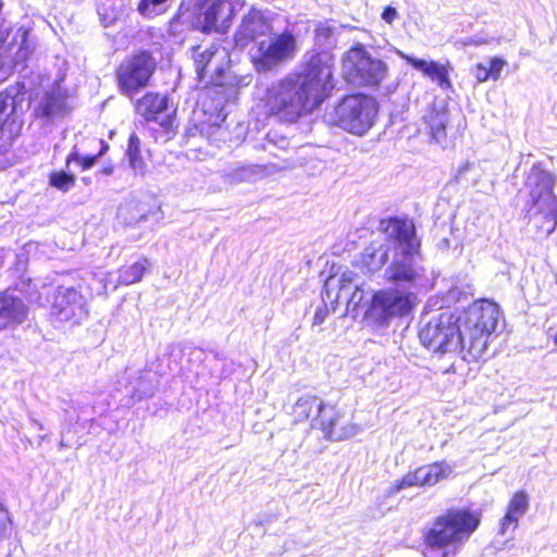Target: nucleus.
<instances>
[{"label":"nucleus","instance_id":"nucleus-16","mask_svg":"<svg viewBox=\"0 0 557 557\" xmlns=\"http://www.w3.org/2000/svg\"><path fill=\"white\" fill-rule=\"evenodd\" d=\"M242 0H202V27L206 32L226 33L235 12L243 7Z\"/></svg>","mask_w":557,"mask_h":557},{"label":"nucleus","instance_id":"nucleus-4","mask_svg":"<svg viewBox=\"0 0 557 557\" xmlns=\"http://www.w3.org/2000/svg\"><path fill=\"white\" fill-rule=\"evenodd\" d=\"M500 315L498 305L487 299L474 301L462 313L456 315L462 335L465 361L473 362L483 356L490 336L497 329Z\"/></svg>","mask_w":557,"mask_h":557},{"label":"nucleus","instance_id":"nucleus-37","mask_svg":"<svg viewBox=\"0 0 557 557\" xmlns=\"http://www.w3.org/2000/svg\"><path fill=\"white\" fill-rule=\"evenodd\" d=\"M507 62L498 57H494L490 60L487 71L491 76V79L497 81L500 77V73Z\"/></svg>","mask_w":557,"mask_h":557},{"label":"nucleus","instance_id":"nucleus-29","mask_svg":"<svg viewBox=\"0 0 557 557\" xmlns=\"http://www.w3.org/2000/svg\"><path fill=\"white\" fill-rule=\"evenodd\" d=\"M425 121L430 127L432 139L437 144H443L446 138L447 112L445 110L432 109L425 116Z\"/></svg>","mask_w":557,"mask_h":557},{"label":"nucleus","instance_id":"nucleus-32","mask_svg":"<svg viewBox=\"0 0 557 557\" xmlns=\"http://www.w3.org/2000/svg\"><path fill=\"white\" fill-rule=\"evenodd\" d=\"M146 376L147 373L145 376H139L135 383H132V386L128 391L132 397L141 399L153 394L154 386L151 380L147 379Z\"/></svg>","mask_w":557,"mask_h":557},{"label":"nucleus","instance_id":"nucleus-31","mask_svg":"<svg viewBox=\"0 0 557 557\" xmlns=\"http://www.w3.org/2000/svg\"><path fill=\"white\" fill-rule=\"evenodd\" d=\"M127 157L132 169L137 173L143 172L144 161L140 156V140L135 134H132L128 139Z\"/></svg>","mask_w":557,"mask_h":557},{"label":"nucleus","instance_id":"nucleus-13","mask_svg":"<svg viewBox=\"0 0 557 557\" xmlns=\"http://www.w3.org/2000/svg\"><path fill=\"white\" fill-rule=\"evenodd\" d=\"M332 286L337 287L334 301L345 304L347 312H357L369 294L364 290V284L358 274L350 270L344 271L339 277L331 276L326 280L325 296L327 299H332Z\"/></svg>","mask_w":557,"mask_h":557},{"label":"nucleus","instance_id":"nucleus-19","mask_svg":"<svg viewBox=\"0 0 557 557\" xmlns=\"http://www.w3.org/2000/svg\"><path fill=\"white\" fill-rule=\"evenodd\" d=\"M26 315L27 307L22 299L9 292L0 294V330L14 329Z\"/></svg>","mask_w":557,"mask_h":557},{"label":"nucleus","instance_id":"nucleus-28","mask_svg":"<svg viewBox=\"0 0 557 557\" xmlns=\"http://www.w3.org/2000/svg\"><path fill=\"white\" fill-rule=\"evenodd\" d=\"M148 267V259L141 258L129 267L121 268L117 273L116 283L113 284L112 288L115 289L117 285H131L139 282Z\"/></svg>","mask_w":557,"mask_h":557},{"label":"nucleus","instance_id":"nucleus-43","mask_svg":"<svg viewBox=\"0 0 557 557\" xmlns=\"http://www.w3.org/2000/svg\"><path fill=\"white\" fill-rule=\"evenodd\" d=\"M112 172H113V168H112V166H106V168H103V169L101 170V173H102L103 175H107V176L111 175V174H112Z\"/></svg>","mask_w":557,"mask_h":557},{"label":"nucleus","instance_id":"nucleus-45","mask_svg":"<svg viewBox=\"0 0 557 557\" xmlns=\"http://www.w3.org/2000/svg\"><path fill=\"white\" fill-rule=\"evenodd\" d=\"M472 42L474 45H483V44H487L488 41L487 40H484L482 38H478V39H473Z\"/></svg>","mask_w":557,"mask_h":557},{"label":"nucleus","instance_id":"nucleus-14","mask_svg":"<svg viewBox=\"0 0 557 557\" xmlns=\"http://www.w3.org/2000/svg\"><path fill=\"white\" fill-rule=\"evenodd\" d=\"M51 315L60 322L79 323L87 315L86 301L75 286L58 285L51 300Z\"/></svg>","mask_w":557,"mask_h":557},{"label":"nucleus","instance_id":"nucleus-17","mask_svg":"<svg viewBox=\"0 0 557 557\" xmlns=\"http://www.w3.org/2000/svg\"><path fill=\"white\" fill-rule=\"evenodd\" d=\"M271 28V22L264 16V14L252 8L243 16L234 35V41L238 47H246L258 37L269 34Z\"/></svg>","mask_w":557,"mask_h":557},{"label":"nucleus","instance_id":"nucleus-11","mask_svg":"<svg viewBox=\"0 0 557 557\" xmlns=\"http://www.w3.org/2000/svg\"><path fill=\"white\" fill-rule=\"evenodd\" d=\"M412 307L413 294L397 289L380 290L371 297L368 318L379 325H384L393 318L409 314Z\"/></svg>","mask_w":557,"mask_h":557},{"label":"nucleus","instance_id":"nucleus-25","mask_svg":"<svg viewBox=\"0 0 557 557\" xmlns=\"http://www.w3.org/2000/svg\"><path fill=\"white\" fill-rule=\"evenodd\" d=\"M24 88V85L15 84L0 92V128L23 102Z\"/></svg>","mask_w":557,"mask_h":557},{"label":"nucleus","instance_id":"nucleus-3","mask_svg":"<svg viewBox=\"0 0 557 557\" xmlns=\"http://www.w3.org/2000/svg\"><path fill=\"white\" fill-rule=\"evenodd\" d=\"M480 521V515L469 509H447L424 533V557L455 556L479 528Z\"/></svg>","mask_w":557,"mask_h":557},{"label":"nucleus","instance_id":"nucleus-23","mask_svg":"<svg viewBox=\"0 0 557 557\" xmlns=\"http://www.w3.org/2000/svg\"><path fill=\"white\" fill-rule=\"evenodd\" d=\"M393 252L391 238L386 236V244L371 243L362 253V264L369 272L379 271L387 261L389 252Z\"/></svg>","mask_w":557,"mask_h":557},{"label":"nucleus","instance_id":"nucleus-41","mask_svg":"<svg viewBox=\"0 0 557 557\" xmlns=\"http://www.w3.org/2000/svg\"><path fill=\"white\" fill-rule=\"evenodd\" d=\"M459 299H460V292H459V289H457V288L449 289V292L447 294L446 302L449 304L451 301H457Z\"/></svg>","mask_w":557,"mask_h":557},{"label":"nucleus","instance_id":"nucleus-44","mask_svg":"<svg viewBox=\"0 0 557 557\" xmlns=\"http://www.w3.org/2000/svg\"><path fill=\"white\" fill-rule=\"evenodd\" d=\"M146 219V213H141L138 219H132L128 223H139L141 220Z\"/></svg>","mask_w":557,"mask_h":557},{"label":"nucleus","instance_id":"nucleus-48","mask_svg":"<svg viewBox=\"0 0 557 557\" xmlns=\"http://www.w3.org/2000/svg\"><path fill=\"white\" fill-rule=\"evenodd\" d=\"M3 7V2L0 0V10L2 9Z\"/></svg>","mask_w":557,"mask_h":557},{"label":"nucleus","instance_id":"nucleus-39","mask_svg":"<svg viewBox=\"0 0 557 557\" xmlns=\"http://www.w3.org/2000/svg\"><path fill=\"white\" fill-rule=\"evenodd\" d=\"M9 517L8 512L0 505V541L4 539L8 531Z\"/></svg>","mask_w":557,"mask_h":557},{"label":"nucleus","instance_id":"nucleus-18","mask_svg":"<svg viewBox=\"0 0 557 557\" xmlns=\"http://www.w3.org/2000/svg\"><path fill=\"white\" fill-rule=\"evenodd\" d=\"M286 168L287 164L277 163L247 164L228 169L225 172V176L232 184L248 183L271 176L280 171L285 170Z\"/></svg>","mask_w":557,"mask_h":557},{"label":"nucleus","instance_id":"nucleus-40","mask_svg":"<svg viewBox=\"0 0 557 557\" xmlns=\"http://www.w3.org/2000/svg\"><path fill=\"white\" fill-rule=\"evenodd\" d=\"M396 17H397V11H396L395 8L387 7V8L384 9V11L382 13V18L386 23L392 24Z\"/></svg>","mask_w":557,"mask_h":557},{"label":"nucleus","instance_id":"nucleus-47","mask_svg":"<svg viewBox=\"0 0 557 557\" xmlns=\"http://www.w3.org/2000/svg\"><path fill=\"white\" fill-rule=\"evenodd\" d=\"M554 343L557 345V331H556V334L554 336Z\"/></svg>","mask_w":557,"mask_h":557},{"label":"nucleus","instance_id":"nucleus-21","mask_svg":"<svg viewBox=\"0 0 557 557\" xmlns=\"http://www.w3.org/2000/svg\"><path fill=\"white\" fill-rule=\"evenodd\" d=\"M397 54L407 61L410 65H412L417 71L423 73V75L430 77L433 82H435L441 88H447L450 86V82L448 79V73L444 65L434 62V61H425L422 59H417L414 57L408 55L401 51H397Z\"/></svg>","mask_w":557,"mask_h":557},{"label":"nucleus","instance_id":"nucleus-2","mask_svg":"<svg viewBox=\"0 0 557 557\" xmlns=\"http://www.w3.org/2000/svg\"><path fill=\"white\" fill-rule=\"evenodd\" d=\"M381 230L391 238L393 258L385 270L387 281L410 286L422 285L425 269L420 255V242L416 236L412 221L391 218L381 221Z\"/></svg>","mask_w":557,"mask_h":557},{"label":"nucleus","instance_id":"nucleus-15","mask_svg":"<svg viewBox=\"0 0 557 557\" xmlns=\"http://www.w3.org/2000/svg\"><path fill=\"white\" fill-rule=\"evenodd\" d=\"M195 69L199 81L206 84H219L230 63L228 51L225 47L212 44L194 52Z\"/></svg>","mask_w":557,"mask_h":557},{"label":"nucleus","instance_id":"nucleus-26","mask_svg":"<svg viewBox=\"0 0 557 557\" xmlns=\"http://www.w3.org/2000/svg\"><path fill=\"white\" fill-rule=\"evenodd\" d=\"M168 109V97L159 94H146L136 103V111L147 121L157 120Z\"/></svg>","mask_w":557,"mask_h":557},{"label":"nucleus","instance_id":"nucleus-12","mask_svg":"<svg viewBox=\"0 0 557 557\" xmlns=\"http://www.w3.org/2000/svg\"><path fill=\"white\" fill-rule=\"evenodd\" d=\"M154 70L156 62L149 52L143 51L126 59L116 72L121 92L127 97H133L138 90L148 85Z\"/></svg>","mask_w":557,"mask_h":557},{"label":"nucleus","instance_id":"nucleus-35","mask_svg":"<svg viewBox=\"0 0 557 557\" xmlns=\"http://www.w3.org/2000/svg\"><path fill=\"white\" fill-rule=\"evenodd\" d=\"M100 154H102V151H100L98 156L81 157L77 150L74 148V150L66 158V168L70 169L71 163L75 162L81 165L82 170H88L95 164L97 158Z\"/></svg>","mask_w":557,"mask_h":557},{"label":"nucleus","instance_id":"nucleus-9","mask_svg":"<svg viewBox=\"0 0 557 557\" xmlns=\"http://www.w3.org/2000/svg\"><path fill=\"white\" fill-rule=\"evenodd\" d=\"M343 72L350 84L376 87L387 77L388 66L363 47L357 46L347 51L343 60Z\"/></svg>","mask_w":557,"mask_h":557},{"label":"nucleus","instance_id":"nucleus-38","mask_svg":"<svg viewBox=\"0 0 557 557\" xmlns=\"http://www.w3.org/2000/svg\"><path fill=\"white\" fill-rule=\"evenodd\" d=\"M473 74H474L475 78L478 79V82H480V83H484L491 78L488 71H487V65H485L483 63H478L475 65V67L473 70Z\"/></svg>","mask_w":557,"mask_h":557},{"label":"nucleus","instance_id":"nucleus-42","mask_svg":"<svg viewBox=\"0 0 557 557\" xmlns=\"http://www.w3.org/2000/svg\"><path fill=\"white\" fill-rule=\"evenodd\" d=\"M324 320V314L322 310H318L314 314L313 322L314 324H321Z\"/></svg>","mask_w":557,"mask_h":557},{"label":"nucleus","instance_id":"nucleus-7","mask_svg":"<svg viewBox=\"0 0 557 557\" xmlns=\"http://www.w3.org/2000/svg\"><path fill=\"white\" fill-rule=\"evenodd\" d=\"M377 113L375 100L362 94L344 97L329 110L324 119L331 124L354 135H364L373 125Z\"/></svg>","mask_w":557,"mask_h":557},{"label":"nucleus","instance_id":"nucleus-10","mask_svg":"<svg viewBox=\"0 0 557 557\" xmlns=\"http://www.w3.org/2000/svg\"><path fill=\"white\" fill-rule=\"evenodd\" d=\"M297 52L295 35L285 29L272 35L268 40H261L251 52V62L258 72H269L290 60Z\"/></svg>","mask_w":557,"mask_h":557},{"label":"nucleus","instance_id":"nucleus-22","mask_svg":"<svg viewBox=\"0 0 557 557\" xmlns=\"http://www.w3.org/2000/svg\"><path fill=\"white\" fill-rule=\"evenodd\" d=\"M67 94L60 84H55L40 100L39 112L46 117L61 116L67 112Z\"/></svg>","mask_w":557,"mask_h":557},{"label":"nucleus","instance_id":"nucleus-8","mask_svg":"<svg viewBox=\"0 0 557 557\" xmlns=\"http://www.w3.org/2000/svg\"><path fill=\"white\" fill-rule=\"evenodd\" d=\"M419 338L423 346L434 352H457L463 359L460 325L449 310L433 315L424 323L419 331Z\"/></svg>","mask_w":557,"mask_h":557},{"label":"nucleus","instance_id":"nucleus-33","mask_svg":"<svg viewBox=\"0 0 557 557\" xmlns=\"http://www.w3.org/2000/svg\"><path fill=\"white\" fill-rule=\"evenodd\" d=\"M49 183L61 191H69L75 184V176L63 171L52 172L49 177Z\"/></svg>","mask_w":557,"mask_h":557},{"label":"nucleus","instance_id":"nucleus-20","mask_svg":"<svg viewBox=\"0 0 557 557\" xmlns=\"http://www.w3.org/2000/svg\"><path fill=\"white\" fill-rule=\"evenodd\" d=\"M529 509V496L524 491L516 492L508 506L505 516L500 521L499 533L505 535L509 529L516 530L519 520Z\"/></svg>","mask_w":557,"mask_h":557},{"label":"nucleus","instance_id":"nucleus-46","mask_svg":"<svg viewBox=\"0 0 557 557\" xmlns=\"http://www.w3.org/2000/svg\"><path fill=\"white\" fill-rule=\"evenodd\" d=\"M32 421H33L34 425H36L38 429H40V430L42 429V425L39 421H37L35 419H33Z\"/></svg>","mask_w":557,"mask_h":557},{"label":"nucleus","instance_id":"nucleus-6","mask_svg":"<svg viewBox=\"0 0 557 557\" xmlns=\"http://www.w3.org/2000/svg\"><path fill=\"white\" fill-rule=\"evenodd\" d=\"M290 414L296 423L310 421L311 428L320 429L331 441H344L361 431L358 424H342L339 411L313 395L300 396L294 404Z\"/></svg>","mask_w":557,"mask_h":557},{"label":"nucleus","instance_id":"nucleus-5","mask_svg":"<svg viewBox=\"0 0 557 557\" xmlns=\"http://www.w3.org/2000/svg\"><path fill=\"white\" fill-rule=\"evenodd\" d=\"M556 180L541 164H534L524 181L530 208L528 216L541 234L550 235L557 226V197L554 194Z\"/></svg>","mask_w":557,"mask_h":557},{"label":"nucleus","instance_id":"nucleus-24","mask_svg":"<svg viewBox=\"0 0 557 557\" xmlns=\"http://www.w3.org/2000/svg\"><path fill=\"white\" fill-rule=\"evenodd\" d=\"M314 46L320 51L312 54L311 58H314L317 55L326 53L330 57V71H331V77L333 76V66H334V58L330 50L335 46L336 38L334 33V27L330 24V22H319L315 25L314 28Z\"/></svg>","mask_w":557,"mask_h":557},{"label":"nucleus","instance_id":"nucleus-34","mask_svg":"<svg viewBox=\"0 0 557 557\" xmlns=\"http://www.w3.org/2000/svg\"><path fill=\"white\" fill-rule=\"evenodd\" d=\"M411 486H423L422 481H420L419 468L413 472H408L400 480L395 481L391 487V493H398Z\"/></svg>","mask_w":557,"mask_h":557},{"label":"nucleus","instance_id":"nucleus-1","mask_svg":"<svg viewBox=\"0 0 557 557\" xmlns=\"http://www.w3.org/2000/svg\"><path fill=\"white\" fill-rule=\"evenodd\" d=\"M326 53L310 58L302 73L273 83L263 101L270 115L295 122L304 113L319 107L333 89Z\"/></svg>","mask_w":557,"mask_h":557},{"label":"nucleus","instance_id":"nucleus-30","mask_svg":"<svg viewBox=\"0 0 557 557\" xmlns=\"http://www.w3.org/2000/svg\"><path fill=\"white\" fill-rule=\"evenodd\" d=\"M170 0H140L137 11L145 17L152 18L165 13L169 9Z\"/></svg>","mask_w":557,"mask_h":557},{"label":"nucleus","instance_id":"nucleus-27","mask_svg":"<svg viewBox=\"0 0 557 557\" xmlns=\"http://www.w3.org/2000/svg\"><path fill=\"white\" fill-rule=\"evenodd\" d=\"M453 469L445 461L434 462L419 468L420 481L423 486H433L444 479H447Z\"/></svg>","mask_w":557,"mask_h":557},{"label":"nucleus","instance_id":"nucleus-36","mask_svg":"<svg viewBox=\"0 0 557 557\" xmlns=\"http://www.w3.org/2000/svg\"><path fill=\"white\" fill-rule=\"evenodd\" d=\"M290 141L286 136L278 134L276 131H271L267 135V145L264 148L269 149L270 146H273L278 149L286 150L288 149Z\"/></svg>","mask_w":557,"mask_h":557}]
</instances>
